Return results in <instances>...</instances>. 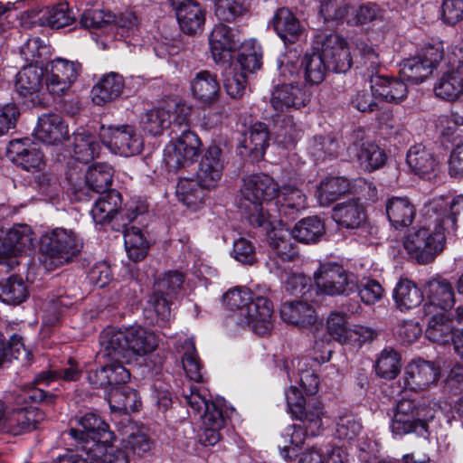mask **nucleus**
<instances>
[{
    "label": "nucleus",
    "mask_w": 463,
    "mask_h": 463,
    "mask_svg": "<svg viewBox=\"0 0 463 463\" xmlns=\"http://www.w3.org/2000/svg\"><path fill=\"white\" fill-rule=\"evenodd\" d=\"M306 80L311 84H318L325 79L328 67L323 54L319 52H307L302 60Z\"/></svg>",
    "instance_id": "nucleus-52"
},
{
    "label": "nucleus",
    "mask_w": 463,
    "mask_h": 463,
    "mask_svg": "<svg viewBox=\"0 0 463 463\" xmlns=\"http://www.w3.org/2000/svg\"><path fill=\"white\" fill-rule=\"evenodd\" d=\"M307 436L310 435L298 424L287 427L279 440L281 456L285 459H289L290 450L303 445Z\"/></svg>",
    "instance_id": "nucleus-57"
},
{
    "label": "nucleus",
    "mask_w": 463,
    "mask_h": 463,
    "mask_svg": "<svg viewBox=\"0 0 463 463\" xmlns=\"http://www.w3.org/2000/svg\"><path fill=\"white\" fill-rule=\"evenodd\" d=\"M267 266L271 273L279 276L284 281L288 291L293 294L300 293L307 286V279L304 275L288 271V268L279 264L276 260L268 261Z\"/></svg>",
    "instance_id": "nucleus-58"
},
{
    "label": "nucleus",
    "mask_w": 463,
    "mask_h": 463,
    "mask_svg": "<svg viewBox=\"0 0 463 463\" xmlns=\"http://www.w3.org/2000/svg\"><path fill=\"white\" fill-rule=\"evenodd\" d=\"M205 189L206 187H202L197 179L181 178L176 185V195L184 205L195 209L203 203Z\"/></svg>",
    "instance_id": "nucleus-48"
},
{
    "label": "nucleus",
    "mask_w": 463,
    "mask_h": 463,
    "mask_svg": "<svg viewBox=\"0 0 463 463\" xmlns=\"http://www.w3.org/2000/svg\"><path fill=\"white\" fill-rule=\"evenodd\" d=\"M109 440L103 439L98 443L91 441V446L83 447L82 451L90 455L94 463H129L130 457L123 442L109 444Z\"/></svg>",
    "instance_id": "nucleus-28"
},
{
    "label": "nucleus",
    "mask_w": 463,
    "mask_h": 463,
    "mask_svg": "<svg viewBox=\"0 0 463 463\" xmlns=\"http://www.w3.org/2000/svg\"><path fill=\"white\" fill-rule=\"evenodd\" d=\"M373 91L382 100L400 103L407 98V85L399 79H389L382 76L372 77L370 80Z\"/></svg>",
    "instance_id": "nucleus-33"
},
{
    "label": "nucleus",
    "mask_w": 463,
    "mask_h": 463,
    "mask_svg": "<svg viewBox=\"0 0 463 463\" xmlns=\"http://www.w3.org/2000/svg\"><path fill=\"white\" fill-rule=\"evenodd\" d=\"M392 298L396 307L401 311H406L422 302L423 293L411 280L400 279L393 289Z\"/></svg>",
    "instance_id": "nucleus-40"
},
{
    "label": "nucleus",
    "mask_w": 463,
    "mask_h": 463,
    "mask_svg": "<svg viewBox=\"0 0 463 463\" xmlns=\"http://www.w3.org/2000/svg\"><path fill=\"white\" fill-rule=\"evenodd\" d=\"M141 128L151 136H160L172 125L169 110L154 108L146 111L140 118Z\"/></svg>",
    "instance_id": "nucleus-45"
},
{
    "label": "nucleus",
    "mask_w": 463,
    "mask_h": 463,
    "mask_svg": "<svg viewBox=\"0 0 463 463\" xmlns=\"http://www.w3.org/2000/svg\"><path fill=\"white\" fill-rule=\"evenodd\" d=\"M7 153L13 162L26 171L39 170L43 165V154L33 146H26L21 140L11 141Z\"/></svg>",
    "instance_id": "nucleus-34"
},
{
    "label": "nucleus",
    "mask_w": 463,
    "mask_h": 463,
    "mask_svg": "<svg viewBox=\"0 0 463 463\" xmlns=\"http://www.w3.org/2000/svg\"><path fill=\"white\" fill-rule=\"evenodd\" d=\"M100 343L107 356L122 358L126 362L136 355L149 354L157 346L155 334L141 326L125 330L107 329L101 335Z\"/></svg>",
    "instance_id": "nucleus-2"
},
{
    "label": "nucleus",
    "mask_w": 463,
    "mask_h": 463,
    "mask_svg": "<svg viewBox=\"0 0 463 463\" xmlns=\"http://www.w3.org/2000/svg\"><path fill=\"white\" fill-rule=\"evenodd\" d=\"M292 232L284 225L272 229L269 234V245L275 257H270L269 261L276 260L279 264L284 265L298 257V251L296 244L292 241Z\"/></svg>",
    "instance_id": "nucleus-26"
},
{
    "label": "nucleus",
    "mask_w": 463,
    "mask_h": 463,
    "mask_svg": "<svg viewBox=\"0 0 463 463\" xmlns=\"http://www.w3.org/2000/svg\"><path fill=\"white\" fill-rule=\"evenodd\" d=\"M209 42L213 59L220 63L230 61L231 53L237 49L240 39L234 29L221 23L213 29Z\"/></svg>",
    "instance_id": "nucleus-18"
},
{
    "label": "nucleus",
    "mask_w": 463,
    "mask_h": 463,
    "mask_svg": "<svg viewBox=\"0 0 463 463\" xmlns=\"http://www.w3.org/2000/svg\"><path fill=\"white\" fill-rule=\"evenodd\" d=\"M79 423L81 429L72 428L70 430V434L73 439H79L82 443V448L91 446V441L98 443L103 439L112 438V432L109 430V425L95 413H86L80 418Z\"/></svg>",
    "instance_id": "nucleus-20"
},
{
    "label": "nucleus",
    "mask_w": 463,
    "mask_h": 463,
    "mask_svg": "<svg viewBox=\"0 0 463 463\" xmlns=\"http://www.w3.org/2000/svg\"><path fill=\"white\" fill-rule=\"evenodd\" d=\"M33 136L44 144L58 146L68 138L69 130L60 115L48 113L39 117Z\"/></svg>",
    "instance_id": "nucleus-22"
},
{
    "label": "nucleus",
    "mask_w": 463,
    "mask_h": 463,
    "mask_svg": "<svg viewBox=\"0 0 463 463\" xmlns=\"http://www.w3.org/2000/svg\"><path fill=\"white\" fill-rule=\"evenodd\" d=\"M430 319L426 328V336L434 343H449L453 336L452 325L447 316V312L437 311L433 314H425Z\"/></svg>",
    "instance_id": "nucleus-44"
},
{
    "label": "nucleus",
    "mask_w": 463,
    "mask_h": 463,
    "mask_svg": "<svg viewBox=\"0 0 463 463\" xmlns=\"http://www.w3.org/2000/svg\"><path fill=\"white\" fill-rule=\"evenodd\" d=\"M239 208L241 214L252 226L262 227L272 224L271 215L264 211L276 197L279 185L269 175L254 174L242 179Z\"/></svg>",
    "instance_id": "nucleus-1"
},
{
    "label": "nucleus",
    "mask_w": 463,
    "mask_h": 463,
    "mask_svg": "<svg viewBox=\"0 0 463 463\" xmlns=\"http://www.w3.org/2000/svg\"><path fill=\"white\" fill-rule=\"evenodd\" d=\"M124 88L123 78L110 72L104 75L92 89V99L97 105L110 102L120 96Z\"/></svg>",
    "instance_id": "nucleus-37"
},
{
    "label": "nucleus",
    "mask_w": 463,
    "mask_h": 463,
    "mask_svg": "<svg viewBox=\"0 0 463 463\" xmlns=\"http://www.w3.org/2000/svg\"><path fill=\"white\" fill-rule=\"evenodd\" d=\"M314 280L317 293L330 297L349 296L357 288L355 277L335 263L320 264Z\"/></svg>",
    "instance_id": "nucleus-6"
},
{
    "label": "nucleus",
    "mask_w": 463,
    "mask_h": 463,
    "mask_svg": "<svg viewBox=\"0 0 463 463\" xmlns=\"http://www.w3.org/2000/svg\"><path fill=\"white\" fill-rule=\"evenodd\" d=\"M425 214L430 218L435 216V221L445 222L454 232L458 222L463 225V196H457L450 202L442 196L433 198L425 205Z\"/></svg>",
    "instance_id": "nucleus-16"
},
{
    "label": "nucleus",
    "mask_w": 463,
    "mask_h": 463,
    "mask_svg": "<svg viewBox=\"0 0 463 463\" xmlns=\"http://www.w3.org/2000/svg\"><path fill=\"white\" fill-rule=\"evenodd\" d=\"M144 317L150 325L165 326L171 318L168 297L155 290L144 307Z\"/></svg>",
    "instance_id": "nucleus-39"
},
{
    "label": "nucleus",
    "mask_w": 463,
    "mask_h": 463,
    "mask_svg": "<svg viewBox=\"0 0 463 463\" xmlns=\"http://www.w3.org/2000/svg\"><path fill=\"white\" fill-rule=\"evenodd\" d=\"M176 12L181 30L187 34H195L204 24L205 14L200 4L194 0H171Z\"/></svg>",
    "instance_id": "nucleus-23"
},
{
    "label": "nucleus",
    "mask_w": 463,
    "mask_h": 463,
    "mask_svg": "<svg viewBox=\"0 0 463 463\" xmlns=\"http://www.w3.org/2000/svg\"><path fill=\"white\" fill-rule=\"evenodd\" d=\"M427 216L433 222V227L430 225L413 228L403 239L404 249L420 264L432 262L443 251L446 243L445 231L449 230L445 222L439 223L435 221V216Z\"/></svg>",
    "instance_id": "nucleus-4"
},
{
    "label": "nucleus",
    "mask_w": 463,
    "mask_h": 463,
    "mask_svg": "<svg viewBox=\"0 0 463 463\" xmlns=\"http://www.w3.org/2000/svg\"><path fill=\"white\" fill-rule=\"evenodd\" d=\"M33 240V232L27 224H15L8 230L0 229V263L8 260V266L16 264L14 257L30 250Z\"/></svg>",
    "instance_id": "nucleus-10"
},
{
    "label": "nucleus",
    "mask_w": 463,
    "mask_h": 463,
    "mask_svg": "<svg viewBox=\"0 0 463 463\" xmlns=\"http://www.w3.org/2000/svg\"><path fill=\"white\" fill-rule=\"evenodd\" d=\"M385 211L389 222L397 230L410 226L416 215L415 206L407 197L388 199Z\"/></svg>",
    "instance_id": "nucleus-31"
},
{
    "label": "nucleus",
    "mask_w": 463,
    "mask_h": 463,
    "mask_svg": "<svg viewBox=\"0 0 463 463\" xmlns=\"http://www.w3.org/2000/svg\"><path fill=\"white\" fill-rule=\"evenodd\" d=\"M81 71V64L76 61L55 58L45 64L44 82L46 90L53 97L68 93Z\"/></svg>",
    "instance_id": "nucleus-7"
},
{
    "label": "nucleus",
    "mask_w": 463,
    "mask_h": 463,
    "mask_svg": "<svg viewBox=\"0 0 463 463\" xmlns=\"http://www.w3.org/2000/svg\"><path fill=\"white\" fill-rule=\"evenodd\" d=\"M293 238L303 243H315L324 234L325 228L317 217H307L299 221L292 230Z\"/></svg>",
    "instance_id": "nucleus-50"
},
{
    "label": "nucleus",
    "mask_w": 463,
    "mask_h": 463,
    "mask_svg": "<svg viewBox=\"0 0 463 463\" xmlns=\"http://www.w3.org/2000/svg\"><path fill=\"white\" fill-rule=\"evenodd\" d=\"M69 367L63 369H52L44 371L36 375L34 383L37 384H50L52 382L63 380L65 382H74L80 378L81 372L77 364L70 359Z\"/></svg>",
    "instance_id": "nucleus-60"
},
{
    "label": "nucleus",
    "mask_w": 463,
    "mask_h": 463,
    "mask_svg": "<svg viewBox=\"0 0 463 463\" xmlns=\"http://www.w3.org/2000/svg\"><path fill=\"white\" fill-rule=\"evenodd\" d=\"M113 177L112 167L105 163H99L89 167L85 175L84 184L75 188V194L91 196V193H104L109 191Z\"/></svg>",
    "instance_id": "nucleus-25"
},
{
    "label": "nucleus",
    "mask_w": 463,
    "mask_h": 463,
    "mask_svg": "<svg viewBox=\"0 0 463 463\" xmlns=\"http://www.w3.org/2000/svg\"><path fill=\"white\" fill-rule=\"evenodd\" d=\"M428 302L423 307L424 314L433 312H447L455 304L452 285L445 279L435 278L426 284Z\"/></svg>",
    "instance_id": "nucleus-19"
},
{
    "label": "nucleus",
    "mask_w": 463,
    "mask_h": 463,
    "mask_svg": "<svg viewBox=\"0 0 463 463\" xmlns=\"http://www.w3.org/2000/svg\"><path fill=\"white\" fill-rule=\"evenodd\" d=\"M376 373L384 379L395 378L401 370V355L392 348H385L379 354L376 364Z\"/></svg>",
    "instance_id": "nucleus-56"
},
{
    "label": "nucleus",
    "mask_w": 463,
    "mask_h": 463,
    "mask_svg": "<svg viewBox=\"0 0 463 463\" xmlns=\"http://www.w3.org/2000/svg\"><path fill=\"white\" fill-rule=\"evenodd\" d=\"M308 95L298 85H278L271 93L270 104L277 111H284L288 109H300L307 105Z\"/></svg>",
    "instance_id": "nucleus-27"
},
{
    "label": "nucleus",
    "mask_w": 463,
    "mask_h": 463,
    "mask_svg": "<svg viewBox=\"0 0 463 463\" xmlns=\"http://www.w3.org/2000/svg\"><path fill=\"white\" fill-rule=\"evenodd\" d=\"M276 206L279 214L286 221L294 220L298 214L307 207V197L298 188L285 185L276 195Z\"/></svg>",
    "instance_id": "nucleus-29"
},
{
    "label": "nucleus",
    "mask_w": 463,
    "mask_h": 463,
    "mask_svg": "<svg viewBox=\"0 0 463 463\" xmlns=\"http://www.w3.org/2000/svg\"><path fill=\"white\" fill-rule=\"evenodd\" d=\"M360 166L367 172H373L383 165L386 156L384 152L373 142H363L356 153Z\"/></svg>",
    "instance_id": "nucleus-53"
},
{
    "label": "nucleus",
    "mask_w": 463,
    "mask_h": 463,
    "mask_svg": "<svg viewBox=\"0 0 463 463\" xmlns=\"http://www.w3.org/2000/svg\"><path fill=\"white\" fill-rule=\"evenodd\" d=\"M350 190V182L344 176H326L317 185V198L321 206H329Z\"/></svg>",
    "instance_id": "nucleus-38"
},
{
    "label": "nucleus",
    "mask_w": 463,
    "mask_h": 463,
    "mask_svg": "<svg viewBox=\"0 0 463 463\" xmlns=\"http://www.w3.org/2000/svg\"><path fill=\"white\" fill-rule=\"evenodd\" d=\"M285 397L290 414L300 421V426L310 436H317L324 430V406L321 402L306 399L296 386H290L285 392Z\"/></svg>",
    "instance_id": "nucleus-5"
},
{
    "label": "nucleus",
    "mask_w": 463,
    "mask_h": 463,
    "mask_svg": "<svg viewBox=\"0 0 463 463\" xmlns=\"http://www.w3.org/2000/svg\"><path fill=\"white\" fill-rule=\"evenodd\" d=\"M406 162L411 170L420 176L435 171L438 161L433 154L421 144L415 145L407 153Z\"/></svg>",
    "instance_id": "nucleus-42"
},
{
    "label": "nucleus",
    "mask_w": 463,
    "mask_h": 463,
    "mask_svg": "<svg viewBox=\"0 0 463 463\" xmlns=\"http://www.w3.org/2000/svg\"><path fill=\"white\" fill-rule=\"evenodd\" d=\"M439 368L431 362L423 359L409 363L403 373V389L421 392L438 381Z\"/></svg>",
    "instance_id": "nucleus-15"
},
{
    "label": "nucleus",
    "mask_w": 463,
    "mask_h": 463,
    "mask_svg": "<svg viewBox=\"0 0 463 463\" xmlns=\"http://www.w3.org/2000/svg\"><path fill=\"white\" fill-rule=\"evenodd\" d=\"M201 140L187 129L181 130L180 136L171 141L164 150V161L170 170H177L194 163L199 155Z\"/></svg>",
    "instance_id": "nucleus-8"
},
{
    "label": "nucleus",
    "mask_w": 463,
    "mask_h": 463,
    "mask_svg": "<svg viewBox=\"0 0 463 463\" xmlns=\"http://www.w3.org/2000/svg\"><path fill=\"white\" fill-rule=\"evenodd\" d=\"M332 218L339 226L346 229H357L366 220L363 205L355 199L335 204L333 209Z\"/></svg>",
    "instance_id": "nucleus-30"
},
{
    "label": "nucleus",
    "mask_w": 463,
    "mask_h": 463,
    "mask_svg": "<svg viewBox=\"0 0 463 463\" xmlns=\"http://www.w3.org/2000/svg\"><path fill=\"white\" fill-rule=\"evenodd\" d=\"M320 14L325 22L357 26V24H353L357 19V6L345 4L344 0H325L321 4Z\"/></svg>",
    "instance_id": "nucleus-35"
},
{
    "label": "nucleus",
    "mask_w": 463,
    "mask_h": 463,
    "mask_svg": "<svg viewBox=\"0 0 463 463\" xmlns=\"http://www.w3.org/2000/svg\"><path fill=\"white\" fill-rule=\"evenodd\" d=\"M102 194L91 210L97 223H104L113 219L121 206V195L118 191L109 190Z\"/></svg>",
    "instance_id": "nucleus-43"
},
{
    "label": "nucleus",
    "mask_w": 463,
    "mask_h": 463,
    "mask_svg": "<svg viewBox=\"0 0 463 463\" xmlns=\"http://www.w3.org/2000/svg\"><path fill=\"white\" fill-rule=\"evenodd\" d=\"M237 319L241 326H249L255 334L267 335L273 327V305L265 297L252 298Z\"/></svg>",
    "instance_id": "nucleus-11"
},
{
    "label": "nucleus",
    "mask_w": 463,
    "mask_h": 463,
    "mask_svg": "<svg viewBox=\"0 0 463 463\" xmlns=\"http://www.w3.org/2000/svg\"><path fill=\"white\" fill-rule=\"evenodd\" d=\"M182 348L184 349L182 362L184 371L191 380L200 382L203 378L202 368L194 341L192 339L184 340Z\"/></svg>",
    "instance_id": "nucleus-63"
},
{
    "label": "nucleus",
    "mask_w": 463,
    "mask_h": 463,
    "mask_svg": "<svg viewBox=\"0 0 463 463\" xmlns=\"http://www.w3.org/2000/svg\"><path fill=\"white\" fill-rule=\"evenodd\" d=\"M215 14L225 22L235 21L248 11L249 0H216Z\"/></svg>",
    "instance_id": "nucleus-62"
},
{
    "label": "nucleus",
    "mask_w": 463,
    "mask_h": 463,
    "mask_svg": "<svg viewBox=\"0 0 463 463\" xmlns=\"http://www.w3.org/2000/svg\"><path fill=\"white\" fill-rule=\"evenodd\" d=\"M435 95L448 101L456 100L463 93V77L460 71L443 73L434 87Z\"/></svg>",
    "instance_id": "nucleus-46"
},
{
    "label": "nucleus",
    "mask_w": 463,
    "mask_h": 463,
    "mask_svg": "<svg viewBox=\"0 0 463 463\" xmlns=\"http://www.w3.org/2000/svg\"><path fill=\"white\" fill-rule=\"evenodd\" d=\"M43 78L44 73L41 68L28 65L23 68L16 76V91L33 105L44 106L47 100L43 85Z\"/></svg>",
    "instance_id": "nucleus-14"
},
{
    "label": "nucleus",
    "mask_w": 463,
    "mask_h": 463,
    "mask_svg": "<svg viewBox=\"0 0 463 463\" xmlns=\"http://www.w3.org/2000/svg\"><path fill=\"white\" fill-rule=\"evenodd\" d=\"M115 16L109 11L101 9H89L84 11L80 18L83 27L92 30L112 28Z\"/></svg>",
    "instance_id": "nucleus-64"
},
{
    "label": "nucleus",
    "mask_w": 463,
    "mask_h": 463,
    "mask_svg": "<svg viewBox=\"0 0 463 463\" xmlns=\"http://www.w3.org/2000/svg\"><path fill=\"white\" fill-rule=\"evenodd\" d=\"M338 142L334 136H315L308 143V152L315 160L324 161L335 157L338 154Z\"/></svg>",
    "instance_id": "nucleus-55"
},
{
    "label": "nucleus",
    "mask_w": 463,
    "mask_h": 463,
    "mask_svg": "<svg viewBox=\"0 0 463 463\" xmlns=\"http://www.w3.org/2000/svg\"><path fill=\"white\" fill-rule=\"evenodd\" d=\"M223 170L222 149L217 145H211L204 151L198 165L196 178L202 187L212 189L219 184Z\"/></svg>",
    "instance_id": "nucleus-17"
},
{
    "label": "nucleus",
    "mask_w": 463,
    "mask_h": 463,
    "mask_svg": "<svg viewBox=\"0 0 463 463\" xmlns=\"http://www.w3.org/2000/svg\"><path fill=\"white\" fill-rule=\"evenodd\" d=\"M111 410L129 413L138 410L140 402L137 393L132 389L111 388L107 394Z\"/></svg>",
    "instance_id": "nucleus-49"
},
{
    "label": "nucleus",
    "mask_w": 463,
    "mask_h": 463,
    "mask_svg": "<svg viewBox=\"0 0 463 463\" xmlns=\"http://www.w3.org/2000/svg\"><path fill=\"white\" fill-rule=\"evenodd\" d=\"M280 317L287 324L293 325L299 328H310L313 330L314 337L318 338L322 323L314 307L305 301H289L281 305ZM315 345L320 348L319 341H315Z\"/></svg>",
    "instance_id": "nucleus-13"
},
{
    "label": "nucleus",
    "mask_w": 463,
    "mask_h": 463,
    "mask_svg": "<svg viewBox=\"0 0 463 463\" xmlns=\"http://www.w3.org/2000/svg\"><path fill=\"white\" fill-rule=\"evenodd\" d=\"M43 420L44 413L36 408L12 411L5 432L18 435L24 431H30L36 429Z\"/></svg>",
    "instance_id": "nucleus-36"
},
{
    "label": "nucleus",
    "mask_w": 463,
    "mask_h": 463,
    "mask_svg": "<svg viewBox=\"0 0 463 463\" xmlns=\"http://www.w3.org/2000/svg\"><path fill=\"white\" fill-rule=\"evenodd\" d=\"M28 296L26 285L22 278L10 276L0 282V300L9 305H18Z\"/></svg>",
    "instance_id": "nucleus-51"
},
{
    "label": "nucleus",
    "mask_w": 463,
    "mask_h": 463,
    "mask_svg": "<svg viewBox=\"0 0 463 463\" xmlns=\"http://www.w3.org/2000/svg\"><path fill=\"white\" fill-rule=\"evenodd\" d=\"M41 262L48 270L71 263L83 247L82 240L71 229L57 227L40 239Z\"/></svg>",
    "instance_id": "nucleus-3"
},
{
    "label": "nucleus",
    "mask_w": 463,
    "mask_h": 463,
    "mask_svg": "<svg viewBox=\"0 0 463 463\" xmlns=\"http://www.w3.org/2000/svg\"><path fill=\"white\" fill-rule=\"evenodd\" d=\"M99 138L114 153L124 156L137 155L143 149V138L137 128L131 125L107 128L102 127Z\"/></svg>",
    "instance_id": "nucleus-9"
},
{
    "label": "nucleus",
    "mask_w": 463,
    "mask_h": 463,
    "mask_svg": "<svg viewBox=\"0 0 463 463\" xmlns=\"http://www.w3.org/2000/svg\"><path fill=\"white\" fill-rule=\"evenodd\" d=\"M272 26L284 43H295L304 31L299 20L285 7L276 12L272 19Z\"/></svg>",
    "instance_id": "nucleus-32"
},
{
    "label": "nucleus",
    "mask_w": 463,
    "mask_h": 463,
    "mask_svg": "<svg viewBox=\"0 0 463 463\" xmlns=\"http://www.w3.org/2000/svg\"><path fill=\"white\" fill-rule=\"evenodd\" d=\"M109 357L112 360L110 363L89 373L88 379L93 387L115 388L129 381L130 372L119 361L121 358Z\"/></svg>",
    "instance_id": "nucleus-21"
},
{
    "label": "nucleus",
    "mask_w": 463,
    "mask_h": 463,
    "mask_svg": "<svg viewBox=\"0 0 463 463\" xmlns=\"http://www.w3.org/2000/svg\"><path fill=\"white\" fill-rule=\"evenodd\" d=\"M317 43L320 46V52L328 67L335 72L345 73L352 67L348 43L341 35L329 33L320 36Z\"/></svg>",
    "instance_id": "nucleus-12"
},
{
    "label": "nucleus",
    "mask_w": 463,
    "mask_h": 463,
    "mask_svg": "<svg viewBox=\"0 0 463 463\" xmlns=\"http://www.w3.org/2000/svg\"><path fill=\"white\" fill-rule=\"evenodd\" d=\"M190 90L194 98L204 107L213 106L221 97V86L217 76L209 71L197 72L191 80Z\"/></svg>",
    "instance_id": "nucleus-24"
},
{
    "label": "nucleus",
    "mask_w": 463,
    "mask_h": 463,
    "mask_svg": "<svg viewBox=\"0 0 463 463\" xmlns=\"http://www.w3.org/2000/svg\"><path fill=\"white\" fill-rule=\"evenodd\" d=\"M237 60L244 72H254L262 64L261 47L255 41L244 43Z\"/></svg>",
    "instance_id": "nucleus-61"
},
{
    "label": "nucleus",
    "mask_w": 463,
    "mask_h": 463,
    "mask_svg": "<svg viewBox=\"0 0 463 463\" xmlns=\"http://www.w3.org/2000/svg\"><path fill=\"white\" fill-rule=\"evenodd\" d=\"M269 131L264 123L253 124L245 134L242 141L243 147L253 156L254 159H260L268 146Z\"/></svg>",
    "instance_id": "nucleus-47"
},
{
    "label": "nucleus",
    "mask_w": 463,
    "mask_h": 463,
    "mask_svg": "<svg viewBox=\"0 0 463 463\" xmlns=\"http://www.w3.org/2000/svg\"><path fill=\"white\" fill-rule=\"evenodd\" d=\"M432 71L417 55L405 59L401 63L400 74L409 82L421 83Z\"/></svg>",
    "instance_id": "nucleus-59"
},
{
    "label": "nucleus",
    "mask_w": 463,
    "mask_h": 463,
    "mask_svg": "<svg viewBox=\"0 0 463 463\" xmlns=\"http://www.w3.org/2000/svg\"><path fill=\"white\" fill-rule=\"evenodd\" d=\"M72 156L81 163H89L99 155L100 146L96 137L85 129H79L72 135Z\"/></svg>",
    "instance_id": "nucleus-41"
},
{
    "label": "nucleus",
    "mask_w": 463,
    "mask_h": 463,
    "mask_svg": "<svg viewBox=\"0 0 463 463\" xmlns=\"http://www.w3.org/2000/svg\"><path fill=\"white\" fill-rule=\"evenodd\" d=\"M124 242L128 256L133 261H139L146 256L148 243L139 228H127L124 232Z\"/></svg>",
    "instance_id": "nucleus-54"
}]
</instances>
